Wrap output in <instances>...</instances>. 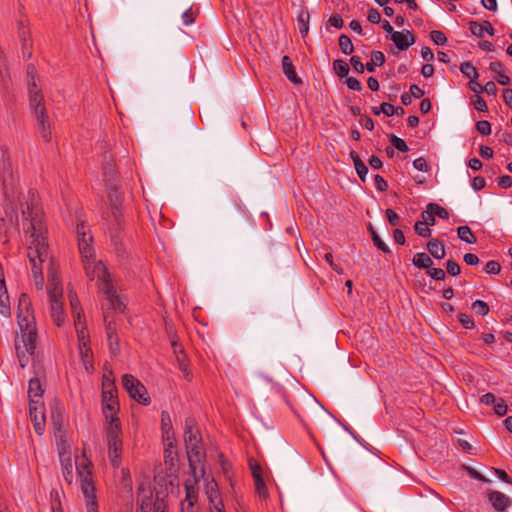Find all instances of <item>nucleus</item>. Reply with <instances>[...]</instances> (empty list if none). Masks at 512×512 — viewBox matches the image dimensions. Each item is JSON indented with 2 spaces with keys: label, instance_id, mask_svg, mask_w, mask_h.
<instances>
[{
  "label": "nucleus",
  "instance_id": "nucleus-1",
  "mask_svg": "<svg viewBox=\"0 0 512 512\" xmlns=\"http://www.w3.org/2000/svg\"><path fill=\"white\" fill-rule=\"evenodd\" d=\"M23 229L27 246V258L31 267L34 284L38 290L44 285L42 264L48 258L47 230L39 212H29Z\"/></svg>",
  "mask_w": 512,
  "mask_h": 512
},
{
  "label": "nucleus",
  "instance_id": "nucleus-2",
  "mask_svg": "<svg viewBox=\"0 0 512 512\" xmlns=\"http://www.w3.org/2000/svg\"><path fill=\"white\" fill-rule=\"evenodd\" d=\"M29 305V297L26 294H22L19 299V313L17 315L20 334L17 335L15 342V348L21 367H25L27 365L29 356L34 353L36 348V328L34 324L29 320L28 315H22L23 309L28 312Z\"/></svg>",
  "mask_w": 512,
  "mask_h": 512
},
{
  "label": "nucleus",
  "instance_id": "nucleus-3",
  "mask_svg": "<svg viewBox=\"0 0 512 512\" xmlns=\"http://www.w3.org/2000/svg\"><path fill=\"white\" fill-rule=\"evenodd\" d=\"M110 192L108 195L110 203V212L107 215V226L108 233L110 235L111 242L115 248L116 253L120 257H124L127 252V243L124 237V226L125 222L120 209L122 197L118 192L115 185L113 188H109Z\"/></svg>",
  "mask_w": 512,
  "mask_h": 512
},
{
  "label": "nucleus",
  "instance_id": "nucleus-4",
  "mask_svg": "<svg viewBox=\"0 0 512 512\" xmlns=\"http://www.w3.org/2000/svg\"><path fill=\"white\" fill-rule=\"evenodd\" d=\"M84 268L91 280H98V288L105 295L110 308L121 313L124 312L125 306L111 283L106 266L101 261L96 262L90 259L84 262Z\"/></svg>",
  "mask_w": 512,
  "mask_h": 512
},
{
  "label": "nucleus",
  "instance_id": "nucleus-5",
  "mask_svg": "<svg viewBox=\"0 0 512 512\" xmlns=\"http://www.w3.org/2000/svg\"><path fill=\"white\" fill-rule=\"evenodd\" d=\"M43 393L44 390L40 380L38 378L30 379L28 385L29 416L38 435H42L45 428L46 417Z\"/></svg>",
  "mask_w": 512,
  "mask_h": 512
},
{
  "label": "nucleus",
  "instance_id": "nucleus-6",
  "mask_svg": "<svg viewBox=\"0 0 512 512\" xmlns=\"http://www.w3.org/2000/svg\"><path fill=\"white\" fill-rule=\"evenodd\" d=\"M92 468V462L86 457L85 452H83L82 459L76 461L80 489L85 498L87 512H98Z\"/></svg>",
  "mask_w": 512,
  "mask_h": 512
},
{
  "label": "nucleus",
  "instance_id": "nucleus-7",
  "mask_svg": "<svg viewBox=\"0 0 512 512\" xmlns=\"http://www.w3.org/2000/svg\"><path fill=\"white\" fill-rule=\"evenodd\" d=\"M48 278L49 284L47 292L50 302V317L52 321L60 327L66 321V314L62 302L63 289L52 264L48 268Z\"/></svg>",
  "mask_w": 512,
  "mask_h": 512
},
{
  "label": "nucleus",
  "instance_id": "nucleus-8",
  "mask_svg": "<svg viewBox=\"0 0 512 512\" xmlns=\"http://www.w3.org/2000/svg\"><path fill=\"white\" fill-rule=\"evenodd\" d=\"M68 297L70 301L71 311L73 314L74 326L79 341L80 353L83 357H86L88 356L90 349L87 347L88 334L86 331L84 314L80 307V302L78 300L76 293L69 291Z\"/></svg>",
  "mask_w": 512,
  "mask_h": 512
},
{
  "label": "nucleus",
  "instance_id": "nucleus-9",
  "mask_svg": "<svg viewBox=\"0 0 512 512\" xmlns=\"http://www.w3.org/2000/svg\"><path fill=\"white\" fill-rule=\"evenodd\" d=\"M33 101L36 102L35 99ZM29 109L35 128L41 139L46 143L50 142L52 139V122L47 114L45 100L30 104Z\"/></svg>",
  "mask_w": 512,
  "mask_h": 512
},
{
  "label": "nucleus",
  "instance_id": "nucleus-10",
  "mask_svg": "<svg viewBox=\"0 0 512 512\" xmlns=\"http://www.w3.org/2000/svg\"><path fill=\"white\" fill-rule=\"evenodd\" d=\"M186 450L191 474L195 482H198L205 475L204 460L206 453L204 451L202 441L186 445Z\"/></svg>",
  "mask_w": 512,
  "mask_h": 512
},
{
  "label": "nucleus",
  "instance_id": "nucleus-11",
  "mask_svg": "<svg viewBox=\"0 0 512 512\" xmlns=\"http://www.w3.org/2000/svg\"><path fill=\"white\" fill-rule=\"evenodd\" d=\"M153 493L149 486L140 484L137 491V503L141 512H167V503L164 499L152 502Z\"/></svg>",
  "mask_w": 512,
  "mask_h": 512
},
{
  "label": "nucleus",
  "instance_id": "nucleus-12",
  "mask_svg": "<svg viewBox=\"0 0 512 512\" xmlns=\"http://www.w3.org/2000/svg\"><path fill=\"white\" fill-rule=\"evenodd\" d=\"M121 426L113 424L107 427L108 457L113 467H119L122 454Z\"/></svg>",
  "mask_w": 512,
  "mask_h": 512
},
{
  "label": "nucleus",
  "instance_id": "nucleus-13",
  "mask_svg": "<svg viewBox=\"0 0 512 512\" xmlns=\"http://www.w3.org/2000/svg\"><path fill=\"white\" fill-rule=\"evenodd\" d=\"M122 385L132 399L143 405H148L150 403L147 389L133 375L124 374L122 377Z\"/></svg>",
  "mask_w": 512,
  "mask_h": 512
},
{
  "label": "nucleus",
  "instance_id": "nucleus-14",
  "mask_svg": "<svg viewBox=\"0 0 512 512\" xmlns=\"http://www.w3.org/2000/svg\"><path fill=\"white\" fill-rule=\"evenodd\" d=\"M0 180L3 184L4 195L8 199L10 186L14 185L13 169L7 149L0 144Z\"/></svg>",
  "mask_w": 512,
  "mask_h": 512
},
{
  "label": "nucleus",
  "instance_id": "nucleus-15",
  "mask_svg": "<svg viewBox=\"0 0 512 512\" xmlns=\"http://www.w3.org/2000/svg\"><path fill=\"white\" fill-rule=\"evenodd\" d=\"M119 411V401L117 393L105 392L102 393V412L105 419L108 421V426L116 424L120 426L117 413Z\"/></svg>",
  "mask_w": 512,
  "mask_h": 512
},
{
  "label": "nucleus",
  "instance_id": "nucleus-16",
  "mask_svg": "<svg viewBox=\"0 0 512 512\" xmlns=\"http://www.w3.org/2000/svg\"><path fill=\"white\" fill-rule=\"evenodd\" d=\"M27 74V88H28V100L29 105L34 104L33 101L35 99L36 103L44 101V95L41 87L39 86V77L37 75L36 68L34 65L29 64L26 69Z\"/></svg>",
  "mask_w": 512,
  "mask_h": 512
},
{
  "label": "nucleus",
  "instance_id": "nucleus-17",
  "mask_svg": "<svg viewBox=\"0 0 512 512\" xmlns=\"http://www.w3.org/2000/svg\"><path fill=\"white\" fill-rule=\"evenodd\" d=\"M78 237L79 253L83 259V262L92 259L94 250L91 247L92 236L86 232L85 225L83 223L77 224L76 227Z\"/></svg>",
  "mask_w": 512,
  "mask_h": 512
},
{
  "label": "nucleus",
  "instance_id": "nucleus-18",
  "mask_svg": "<svg viewBox=\"0 0 512 512\" xmlns=\"http://www.w3.org/2000/svg\"><path fill=\"white\" fill-rule=\"evenodd\" d=\"M164 464L168 477H175L178 471V452L173 442L168 441L164 450Z\"/></svg>",
  "mask_w": 512,
  "mask_h": 512
},
{
  "label": "nucleus",
  "instance_id": "nucleus-19",
  "mask_svg": "<svg viewBox=\"0 0 512 512\" xmlns=\"http://www.w3.org/2000/svg\"><path fill=\"white\" fill-rule=\"evenodd\" d=\"M205 493L209 501V511L219 512L224 509L217 483L214 480L207 481L205 485Z\"/></svg>",
  "mask_w": 512,
  "mask_h": 512
},
{
  "label": "nucleus",
  "instance_id": "nucleus-20",
  "mask_svg": "<svg viewBox=\"0 0 512 512\" xmlns=\"http://www.w3.org/2000/svg\"><path fill=\"white\" fill-rule=\"evenodd\" d=\"M106 334L108 338L109 348L112 354L117 355L120 352L119 338L117 336L116 326L112 320H109V314H104Z\"/></svg>",
  "mask_w": 512,
  "mask_h": 512
},
{
  "label": "nucleus",
  "instance_id": "nucleus-21",
  "mask_svg": "<svg viewBox=\"0 0 512 512\" xmlns=\"http://www.w3.org/2000/svg\"><path fill=\"white\" fill-rule=\"evenodd\" d=\"M59 458H60V463H61V467H62L63 478L70 485V484H72L73 479H74V473H73L74 464L72 461L70 451L63 448L59 452Z\"/></svg>",
  "mask_w": 512,
  "mask_h": 512
},
{
  "label": "nucleus",
  "instance_id": "nucleus-22",
  "mask_svg": "<svg viewBox=\"0 0 512 512\" xmlns=\"http://www.w3.org/2000/svg\"><path fill=\"white\" fill-rule=\"evenodd\" d=\"M391 40L395 43L397 48L402 51L407 50L415 43V37L408 30L393 32Z\"/></svg>",
  "mask_w": 512,
  "mask_h": 512
},
{
  "label": "nucleus",
  "instance_id": "nucleus-23",
  "mask_svg": "<svg viewBox=\"0 0 512 512\" xmlns=\"http://www.w3.org/2000/svg\"><path fill=\"white\" fill-rule=\"evenodd\" d=\"M201 436L199 430L195 424V420L192 418H188L185 421L184 427V441L185 446L191 443H199L201 442Z\"/></svg>",
  "mask_w": 512,
  "mask_h": 512
},
{
  "label": "nucleus",
  "instance_id": "nucleus-24",
  "mask_svg": "<svg viewBox=\"0 0 512 512\" xmlns=\"http://www.w3.org/2000/svg\"><path fill=\"white\" fill-rule=\"evenodd\" d=\"M488 499L493 508L498 512H503L510 505V499L504 493L492 491L488 494Z\"/></svg>",
  "mask_w": 512,
  "mask_h": 512
},
{
  "label": "nucleus",
  "instance_id": "nucleus-25",
  "mask_svg": "<svg viewBox=\"0 0 512 512\" xmlns=\"http://www.w3.org/2000/svg\"><path fill=\"white\" fill-rule=\"evenodd\" d=\"M469 29L471 33L476 37H483L484 32H487L490 36L495 34V29L492 27L489 21H483V23L470 21Z\"/></svg>",
  "mask_w": 512,
  "mask_h": 512
},
{
  "label": "nucleus",
  "instance_id": "nucleus-26",
  "mask_svg": "<svg viewBox=\"0 0 512 512\" xmlns=\"http://www.w3.org/2000/svg\"><path fill=\"white\" fill-rule=\"evenodd\" d=\"M282 67L285 76L294 84L301 83V79L297 76L292 60L289 56L285 55L282 58Z\"/></svg>",
  "mask_w": 512,
  "mask_h": 512
},
{
  "label": "nucleus",
  "instance_id": "nucleus-27",
  "mask_svg": "<svg viewBox=\"0 0 512 512\" xmlns=\"http://www.w3.org/2000/svg\"><path fill=\"white\" fill-rule=\"evenodd\" d=\"M427 249L429 253L435 258V259H443L445 257V248L443 243L438 239H431L427 243Z\"/></svg>",
  "mask_w": 512,
  "mask_h": 512
},
{
  "label": "nucleus",
  "instance_id": "nucleus-28",
  "mask_svg": "<svg viewBox=\"0 0 512 512\" xmlns=\"http://www.w3.org/2000/svg\"><path fill=\"white\" fill-rule=\"evenodd\" d=\"M412 263L415 267L426 270L433 264L430 256L423 252L416 253L412 259Z\"/></svg>",
  "mask_w": 512,
  "mask_h": 512
},
{
  "label": "nucleus",
  "instance_id": "nucleus-29",
  "mask_svg": "<svg viewBox=\"0 0 512 512\" xmlns=\"http://www.w3.org/2000/svg\"><path fill=\"white\" fill-rule=\"evenodd\" d=\"M368 230L371 234V238H372L374 245L379 250H381L382 252H384L386 254L391 253L389 246L380 238V236L377 234V232L373 228L372 224L368 225Z\"/></svg>",
  "mask_w": 512,
  "mask_h": 512
},
{
  "label": "nucleus",
  "instance_id": "nucleus-30",
  "mask_svg": "<svg viewBox=\"0 0 512 512\" xmlns=\"http://www.w3.org/2000/svg\"><path fill=\"white\" fill-rule=\"evenodd\" d=\"M116 171L111 163H108L103 167V181L108 188H113Z\"/></svg>",
  "mask_w": 512,
  "mask_h": 512
},
{
  "label": "nucleus",
  "instance_id": "nucleus-31",
  "mask_svg": "<svg viewBox=\"0 0 512 512\" xmlns=\"http://www.w3.org/2000/svg\"><path fill=\"white\" fill-rule=\"evenodd\" d=\"M458 237L468 243V244H474L476 243L477 239L471 229L468 226H460L457 229Z\"/></svg>",
  "mask_w": 512,
  "mask_h": 512
},
{
  "label": "nucleus",
  "instance_id": "nucleus-32",
  "mask_svg": "<svg viewBox=\"0 0 512 512\" xmlns=\"http://www.w3.org/2000/svg\"><path fill=\"white\" fill-rule=\"evenodd\" d=\"M339 47L342 53L345 55H351L354 52V46L352 44V41L345 34H342L339 37Z\"/></svg>",
  "mask_w": 512,
  "mask_h": 512
},
{
  "label": "nucleus",
  "instance_id": "nucleus-33",
  "mask_svg": "<svg viewBox=\"0 0 512 512\" xmlns=\"http://www.w3.org/2000/svg\"><path fill=\"white\" fill-rule=\"evenodd\" d=\"M460 71L470 80L477 79L479 74L476 68L470 62H463L460 65Z\"/></svg>",
  "mask_w": 512,
  "mask_h": 512
},
{
  "label": "nucleus",
  "instance_id": "nucleus-34",
  "mask_svg": "<svg viewBox=\"0 0 512 512\" xmlns=\"http://www.w3.org/2000/svg\"><path fill=\"white\" fill-rule=\"evenodd\" d=\"M161 424H162V432L163 436L166 437L167 441H170L169 433L172 429L170 415L166 411H162L161 413Z\"/></svg>",
  "mask_w": 512,
  "mask_h": 512
},
{
  "label": "nucleus",
  "instance_id": "nucleus-35",
  "mask_svg": "<svg viewBox=\"0 0 512 512\" xmlns=\"http://www.w3.org/2000/svg\"><path fill=\"white\" fill-rule=\"evenodd\" d=\"M298 23H299V32L300 34L305 37L308 34L309 31V13L308 12H300L298 16Z\"/></svg>",
  "mask_w": 512,
  "mask_h": 512
},
{
  "label": "nucleus",
  "instance_id": "nucleus-36",
  "mask_svg": "<svg viewBox=\"0 0 512 512\" xmlns=\"http://www.w3.org/2000/svg\"><path fill=\"white\" fill-rule=\"evenodd\" d=\"M333 68H334L335 72L337 73V75L341 78L346 77L349 73V66L342 59L335 60L333 62Z\"/></svg>",
  "mask_w": 512,
  "mask_h": 512
},
{
  "label": "nucleus",
  "instance_id": "nucleus-37",
  "mask_svg": "<svg viewBox=\"0 0 512 512\" xmlns=\"http://www.w3.org/2000/svg\"><path fill=\"white\" fill-rule=\"evenodd\" d=\"M372 111L375 115L383 113L386 116L391 117L394 115V106L390 103L383 102L380 107H373Z\"/></svg>",
  "mask_w": 512,
  "mask_h": 512
},
{
  "label": "nucleus",
  "instance_id": "nucleus-38",
  "mask_svg": "<svg viewBox=\"0 0 512 512\" xmlns=\"http://www.w3.org/2000/svg\"><path fill=\"white\" fill-rule=\"evenodd\" d=\"M427 208L430 209V210H433V214L435 215V217H439L441 219H448L449 218V213L448 211L441 207L440 205L436 204V203H429L427 205Z\"/></svg>",
  "mask_w": 512,
  "mask_h": 512
},
{
  "label": "nucleus",
  "instance_id": "nucleus-39",
  "mask_svg": "<svg viewBox=\"0 0 512 512\" xmlns=\"http://www.w3.org/2000/svg\"><path fill=\"white\" fill-rule=\"evenodd\" d=\"M0 314L3 315L4 317H9L11 314L10 301L8 295H0Z\"/></svg>",
  "mask_w": 512,
  "mask_h": 512
},
{
  "label": "nucleus",
  "instance_id": "nucleus-40",
  "mask_svg": "<svg viewBox=\"0 0 512 512\" xmlns=\"http://www.w3.org/2000/svg\"><path fill=\"white\" fill-rule=\"evenodd\" d=\"M414 230L417 235L424 237V238L430 237V235H431V229L429 228V226L421 221H417L415 223Z\"/></svg>",
  "mask_w": 512,
  "mask_h": 512
},
{
  "label": "nucleus",
  "instance_id": "nucleus-41",
  "mask_svg": "<svg viewBox=\"0 0 512 512\" xmlns=\"http://www.w3.org/2000/svg\"><path fill=\"white\" fill-rule=\"evenodd\" d=\"M472 309L479 315L485 316L489 312V306L482 300H476L472 303Z\"/></svg>",
  "mask_w": 512,
  "mask_h": 512
},
{
  "label": "nucleus",
  "instance_id": "nucleus-42",
  "mask_svg": "<svg viewBox=\"0 0 512 512\" xmlns=\"http://www.w3.org/2000/svg\"><path fill=\"white\" fill-rule=\"evenodd\" d=\"M430 38L438 46H443L447 42V37L442 31L439 30L431 31Z\"/></svg>",
  "mask_w": 512,
  "mask_h": 512
},
{
  "label": "nucleus",
  "instance_id": "nucleus-43",
  "mask_svg": "<svg viewBox=\"0 0 512 512\" xmlns=\"http://www.w3.org/2000/svg\"><path fill=\"white\" fill-rule=\"evenodd\" d=\"M354 167L357 172V175L364 182L368 174V167L361 159H357L356 164H354Z\"/></svg>",
  "mask_w": 512,
  "mask_h": 512
},
{
  "label": "nucleus",
  "instance_id": "nucleus-44",
  "mask_svg": "<svg viewBox=\"0 0 512 512\" xmlns=\"http://www.w3.org/2000/svg\"><path fill=\"white\" fill-rule=\"evenodd\" d=\"M256 493L260 498L265 499L268 496L267 488L263 478L254 480Z\"/></svg>",
  "mask_w": 512,
  "mask_h": 512
},
{
  "label": "nucleus",
  "instance_id": "nucleus-45",
  "mask_svg": "<svg viewBox=\"0 0 512 512\" xmlns=\"http://www.w3.org/2000/svg\"><path fill=\"white\" fill-rule=\"evenodd\" d=\"M390 143L400 152L408 151V146L406 142L402 138L397 137L396 135L391 136Z\"/></svg>",
  "mask_w": 512,
  "mask_h": 512
},
{
  "label": "nucleus",
  "instance_id": "nucleus-46",
  "mask_svg": "<svg viewBox=\"0 0 512 512\" xmlns=\"http://www.w3.org/2000/svg\"><path fill=\"white\" fill-rule=\"evenodd\" d=\"M105 392L117 393L114 381L108 376H103L102 380V393Z\"/></svg>",
  "mask_w": 512,
  "mask_h": 512
},
{
  "label": "nucleus",
  "instance_id": "nucleus-47",
  "mask_svg": "<svg viewBox=\"0 0 512 512\" xmlns=\"http://www.w3.org/2000/svg\"><path fill=\"white\" fill-rule=\"evenodd\" d=\"M484 271L487 274H494V275H496V274H498L501 271V266H500L499 262L494 261V260H490V261H488L485 264Z\"/></svg>",
  "mask_w": 512,
  "mask_h": 512
},
{
  "label": "nucleus",
  "instance_id": "nucleus-48",
  "mask_svg": "<svg viewBox=\"0 0 512 512\" xmlns=\"http://www.w3.org/2000/svg\"><path fill=\"white\" fill-rule=\"evenodd\" d=\"M446 270L447 273L450 274L451 276H457L461 272L460 265L453 260H448L446 262Z\"/></svg>",
  "mask_w": 512,
  "mask_h": 512
},
{
  "label": "nucleus",
  "instance_id": "nucleus-49",
  "mask_svg": "<svg viewBox=\"0 0 512 512\" xmlns=\"http://www.w3.org/2000/svg\"><path fill=\"white\" fill-rule=\"evenodd\" d=\"M427 274L434 280H444L445 277H446V274L444 272L443 269L441 268H432L430 267L428 270H427Z\"/></svg>",
  "mask_w": 512,
  "mask_h": 512
},
{
  "label": "nucleus",
  "instance_id": "nucleus-50",
  "mask_svg": "<svg viewBox=\"0 0 512 512\" xmlns=\"http://www.w3.org/2000/svg\"><path fill=\"white\" fill-rule=\"evenodd\" d=\"M477 131L482 135H489L491 133V124L486 120H480L476 123Z\"/></svg>",
  "mask_w": 512,
  "mask_h": 512
},
{
  "label": "nucleus",
  "instance_id": "nucleus-51",
  "mask_svg": "<svg viewBox=\"0 0 512 512\" xmlns=\"http://www.w3.org/2000/svg\"><path fill=\"white\" fill-rule=\"evenodd\" d=\"M433 210H430L426 207V210L422 212L421 216L423 218V223H425L428 226L435 225V215L432 213Z\"/></svg>",
  "mask_w": 512,
  "mask_h": 512
},
{
  "label": "nucleus",
  "instance_id": "nucleus-52",
  "mask_svg": "<svg viewBox=\"0 0 512 512\" xmlns=\"http://www.w3.org/2000/svg\"><path fill=\"white\" fill-rule=\"evenodd\" d=\"M181 17H182V21H183L184 25H186V26L192 25L195 22V14H194L192 8L186 9L182 13Z\"/></svg>",
  "mask_w": 512,
  "mask_h": 512
},
{
  "label": "nucleus",
  "instance_id": "nucleus-53",
  "mask_svg": "<svg viewBox=\"0 0 512 512\" xmlns=\"http://www.w3.org/2000/svg\"><path fill=\"white\" fill-rule=\"evenodd\" d=\"M371 61L376 66H382L385 63V55L383 52L375 50L371 53Z\"/></svg>",
  "mask_w": 512,
  "mask_h": 512
},
{
  "label": "nucleus",
  "instance_id": "nucleus-54",
  "mask_svg": "<svg viewBox=\"0 0 512 512\" xmlns=\"http://www.w3.org/2000/svg\"><path fill=\"white\" fill-rule=\"evenodd\" d=\"M249 465H250L251 474H252V477L254 480H256L257 478H263L262 468L259 463L251 460Z\"/></svg>",
  "mask_w": 512,
  "mask_h": 512
},
{
  "label": "nucleus",
  "instance_id": "nucleus-55",
  "mask_svg": "<svg viewBox=\"0 0 512 512\" xmlns=\"http://www.w3.org/2000/svg\"><path fill=\"white\" fill-rule=\"evenodd\" d=\"M508 408L504 400L500 399L499 401H496L494 404V412L498 416H504L507 414Z\"/></svg>",
  "mask_w": 512,
  "mask_h": 512
},
{
  "label": "nucleus",
  "instance_id": "nucleus-56",
  "mask_svg": "<svg viewBox=\"0 0 512 512\" xmlns=\"http://www.w3.org/2000/svg\"><path fill=\"white\" fill-rule=\"evenodd\" d=\"M374 185L375 188L380 192L386 191L388 188L387 181L381 175H375Z\"/></svg>",
  "mask_w": 512,
  "mask_h": 512
},
{
  "label": "nucleus",
  "instance_id": "nucleus-57",
  "mask_svg": "<svg viewBox=\"0 0 512 512\" xmlns=\"http://www.w3.org/2000/svg\"><path fill=\"white\" fill-rule=\"evenodd\" d=\"M458 319L466 329L474 328V321L471 316L461 313L459 314Z\"/></svg>",
  "mask_w": 512,
  "mask_h": 512
},
{
  "label": "nucleus",
  "instance_id": "nucleus-58",
  "mask_svg": "<svg viewBox=\"0 0 512 512\" xmlns=\"http://www.w3.org/2000/svg\"><path fill=\"white\" fill-rule=\"evenodd\" d=\"M346 84L349 89L354 91H361L363 88L360 81L355 77H347Z\"/></svg>",
  "mask_w": 512,
  "mask_h": 512
},
{
  "label": "nucleus",
  "instance_id": "nucleus-59",
  "mask_svg": "<svg viewBox=\"0 0 512 512\" xmlns=\"http://www.w3.org/2000/svg\"><path fill=\"white\" fill-rule=\"evenodd\" d=\"M328 23L330 26L338 29L344 26V21L339 14H333L332 16H330Z\"/></svg>",
  "mask_w": 512,
  "mask_h": 512
},
{
  "label": "nucleus",
  "instance_id": "nucleus-60",
  "mask_svg": "<svg viewBox=\"0 0 512 512\" xmlns=\"http://www.w3.org/2000/svg\"><path fill=\"white\" fill-rule=\"evenodd\" d=\"M413 166L418 171L427 172L429 167L427 161L423 157H419L413 161Z\"/></svg>",
  "mask_w": 512,
  "mask_h": 512
},
{
  "label": "nucleus",
  "instance_id": "nucleus-61",
  "mask_svg": "<svg viewBox=\"0 0 512 512\" xmlns=\"http://www.w3.org/2000/svg\"><path fill=\"white\" fill-rule=\"evenodd\" d=\"M350 63L355 71L358 73H363L365 70V66L362 63L361 59L358 56H352L350 59Z\"/></svg>",
  "mask_w": 512,
  "mask_h": 512
},
{
  "label": "nucleus",
  "instance_id": "nucleus-62",
  "mask_svg": "<svg viewBox=\"0 0 512 512\" xmlns=\"http://www.w3.org/2000/svg\"><path fill=\"white\" fill-rule=\"evenodd\" d=\"M367 18L373 24H379L381 22V15L375 8L369 9Z\"/></svg>",
  "mask_w": 512,
  "mask_h": 512
},
{
  "label": "nucleus",
  "instance_id": "nucleus-63",
  "mask_svg": "<svg viewBox=\"0 0 512 512\" xmlns=\"http://www.w3.org/2000/svg\"><path fill=\"white\" fill-rule=\"evenodd\" d=\"M485 185H486V181H485L484 177H482V176H476L472 179L471 186L476 191L483 189L485 187Z\"/></svg>",
  "mask_w": 512,
  "mask_h": 512
},
{
  "label": "nucleus",
  "instance_id": "nucleus-64",
  "mask_svg": "<svg viewBox=\"0 0 512 512\" xmlns=\"http://www.w3.org/2000/svg\"><path fill=\"white\" fill-rule=\"evenodd\" d=\"M386 217L388 219V222L393 225V226H396L399 224V215L392 209H387L386 210Z\"/></svg>",
  "mask_w": 512,
  "mask_h": 512
}]
</instances>
